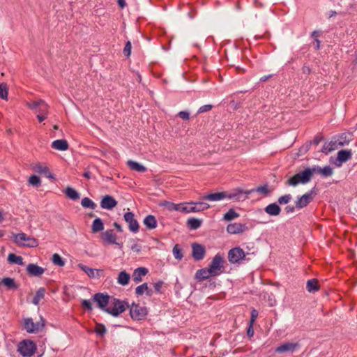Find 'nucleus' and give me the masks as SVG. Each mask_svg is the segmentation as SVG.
Segmentation results:
<instances>
[{"label": "nucleus", "instance_id": "f257e3e1", "mask_svg": "<svg viewBox=\"0 0 357 357\" xmlns=\"http://www.w3.org/2000/svg\"><path fill=\"white\" fill-rule=\"evenodd\" d=\"M128 308H129V304L126 301L112 296L108 305L107 313L116 317L124 312Z\"/></svg>", "mask_w": 357, "mask_h": 357}, {"label": "nucleus", "instance_id": "f03ea898", "mask_svg": "<svg viewBox=\"0 0 357 357\" xmlns=\"http://www.w3.org/2000/svg\"><path fill=\"white\" fill-rule=\"evenodd\" d=\"M312 179L311 172L310 168H306L305 170L296 174L287 181V184L292 186H296L300 183L305 184L310 181Z\"/></svg>", "mask_w": 357, "mask_h": 357}, {"label": "nucleus", "instance_id": "7ed1b4c3", "mask_svg": "<svg viewBox=\"0 0 357 357\" xmlns=\"http://www.w3.org/2000/svg\"><path fill=\"white\" fill-rule=\"evenodd\" d=\"M211 206L205 202H188L182 203V213H197L204 211L208 209Z\"/></svg>", "mask_w": 357, "mask_h": 357}, {"label": "nucleus", "instance_id": "20e7f679", "mask_svg": "<svg viewBox=\"0 0 357 357\" xmlns=\"http://www.w3.org/2000/svg\"><path fill=\"white\" fill-rule=\"evenodd\" d=\"M112 297L107 294L96 293L93 296L92 301L96 303L98 308L107 312Z\"/></svg>", "mask_w": 357, "mask_h": 357}, {"label": "nucleus", "instance_id": "39448f33", "mask_svg": "<svg viewBox=\"0 0 357 357\" xmlns=\"http://www.w3.org/2000/svg\"><path fill=\"white\" fill-rule=\"evenodd\" d=\"M15 241L19 245L24 247L35 248L38 245V242L35 238L29 236L24 233L16 234Z\"/></svg>", "mask_w": 357, "mask_h": 357}, {"label": "nucleus", "instance_id": "423d86ee", "mask_svg": "<svg viewBox=\"0 0 357 357\" xmlns=\"http://www.w3.org/2000/svg\"><path fill=\"white\" fill-rule=\"evenodd\" d=\"M36 349L35 344L31 340H23L18 346L19 352L24 357H31Z\"/></svg>", "mask_w": 357, "mask_h": 357}, {"label": "nucleus", "instance_id": "0eeeda50", "mask_svg": "<svg viewBox=\"0 0 357 357\" xmlns=\"http://www.w3.org/2000/svg\"><path fill=\"white\" fill-rule=\"evenodd\" d=\"M129 308L130 317L135 320L143 319L147 314L146 309L138 304L132 303Z\"/></svg>", "mask_w": 357, "mask_h": 357}, {"label": "nucleus", "instance_id": "6e6552de", "mask_svg": "<svg viewBox=\"0 0 357 357\" xmlns=\"http://www.w3.org/2000/svg\"><path fill=\"white\" fill-rule=\"evenodd\" d=\"M221 273V269H198L195 274V279L201 282L211 277L220 275Z\"/></svg>", "mask_w": 357, "mask_h": 357}, {"label": "nucleus", "instance_id": "1a4fd4ad", "mask_svg": "<svg viewBox=\"0 0 357 357\" xmlns=\"http://www.w3.org/2000/svg\"><path fill=\"white\" fill-rule=\"evenodd\" d=\"M44 321L33 322L31 318L24 319V328L29 333H37L44 327Z\"/></svg>", "mask_w": 357, "mask_h": 357}, {"label": "nucleus", "instance_id": "9d476101", "mask_svg": "<svg viewBox=\"0 0 357 357\" xmlns=\"http://www.w3.org/2000/svg\"><path fill=\"white\" fill-rule=\"evenodd\" d=\"M227 257L231 264H237L244 259L245 252L241 248L236 247L228 252Z\"/></svg>", "mask_w": 357, "mask_h": 357}, {"label": "nucleus", "instance_id": "9b49d317", "mask_svg": "<svg viewBox=\"0 0 357 357\" xmlns=\"http://www.w3.org/2000/svg\"><path fill=\"white\" fill-rule=\"evenodd\" d=\"M225 192V199H232L236 202L245 200L248 198V195L245 192L239 188L233 190L231 192Z\"/></svg>", "mask_w": 357, "mask_h": 357}, {"label": "nucleus", "instance_id": "f8f14e48", "mask_svg": "<svg viewBox=\"0 0 357 357\" xmlns=\"http://www.w3.org/2000/svg\"><path fill=\"white\" fill-rule=\"evenodd\" d=\"M124 220L128 225V228L130 231L137 233L139 231V225L137 220L135 218V215L132 212H126L124 214Z\"/></svg>", "mask_w": 357, "mask_h": 357}, {"label": "nucleus", "instance_id": "ddd939ff", "mask_svg": "<svg viewBox=\"0 0 357 357\" xmlns=\"http://www.w3.org/2000/svg\"><path fill=\"white\" fill-rule=\"evenodd\" d=\"M311 172V176H312L314 174L317 173L320 174L322 177L326 178L331 176L333 174V169L328 165L324 167H321L319 166H314L312 167H309Z\"/></svg>", "mask_w": 357, "mask_h": 357}, {"label": "nucleus", "instance_id": "4468645a", "mask_svg": "<svg viewBox=\"0 0 357 357\" xmlns=\"http://www.w3.org/2000/svg\"><path fill=\"white\" fill-rule=\"evenodd\" d=\"M349 144V141L338 139L337 141H331L328 143H325L322 148V152L325 153H330L338 146H343Z\"/></svg>", "mask_w": 357, "mask_h": 357}, {"label": "nucleus", "instance_id": "2eb2a0df", "mask_svg": "<svg viewBox=\"0 0 357 357\" xmlns=\"http://www.w3.org/2000/svg\"><path fill=\"white\" fill-rule=\"evenodd\" d=\"M313 190L298 198L296 202V208H303L307 206L314 199Z\"/></svg>", "mask_w": 357, "mask_h": 357}, {"label": "nucleus", "instance_id": "dca6fc26", "mask_svg": "<svg viewBox=\"0 0 357 357\" xmlns=\"http://www.w3.org/2000/svg\"><path fill=\"white\" fill-rule=\"evenodd\" d=\"M205 253V248L203 245L198 243L192 244V256L195 260L199 261L202 259Z\"/></svg>", "mask_w": 357, "mask_h": 357}, {"label": "nucleus", "instance_id": "f3484780", "mask_svg": "<svg viewBox=\"0 0 357 357\" xmlns=\"http://www.w3.org/2000/svg\"><path fill=\"white\" fill-rule=\"evenodd\" d=\"M299 347L298 343H294V342H284V344L278 346L275 349V352L282 354L285 352H294L296 349Z\"/></svg>", "mask_w": 357, "mask_h": 357}, {"label": "nucleus", "instance_id": "a211bd4d", "mask_svg": "<svg viewBox=\"0 0 357 357\" xmlns=\"http://www.w3.org/2000/svg\"><path fill=\"white\" fill-rule=\"evenodd\" d=\"M248 229L245 225L241 223H231L227 227V231L231 234H238L244 232Z\"/></svg>", "mask_w": 357, "mask_h": 357}, {"label": "nucleus", "instance_id": "6ab92c4d", "mask_svg": "<svg viewBox=\"0 0 357 357\" xmlns=\"http://www.w3.org/2000/svg\"><path fill=\"white\" fill-rule=\"evenodd\" d=\"M117 205V202L110 195H105L100 202V206L104 209L111 210Z\"/></svg>", "mask_w": 357, "mask_h": 357}, {"label": "nucleus", "instance_id": "aec40b11", "mask_svg": "<svg viewBox=\"0 0 357 357\" xmlns=\"http://www.w3.org/2000/svg\"><path fill=\"white\" fill-rule=\"evenodd\" d=\"M225 199V192H218L215 193H210L202 197L201 199L208 200L211 202H218Z\"/></svg>", "mask_w": 357, "mask_h": 357}, {"label": "nucleus", "instance_id": "412c9836", "mask_svg": "<svg viewBox=\"0 0 357 357\" xmlns=\"http://www.w3.org/2000/svg\"><path fill=\"white\" fill-rule=\"evenodd\" d=\"M1 284H3L7 290L15 291L19 288V284L11 278H3L0 282Z\"/></svg>", "mask_w": 357, "mask_h": 357}, {"label": "nucleus", "instance_id": "4be33fe9", "mask_svg": "<svg viewBox=\"0 0 357 357\" xmlns=\"http://www.w3.org/2000/svg\"><path fill=\"white\" fill-rule=\"evenodd\" d=\"M33 169L34 172L44 174L48 178H54L53 175L50 172L49 168L41 163H37L33 167Z\"/></svg>", "mask_w": 357, "mask_h": 357}, {"label": "nucleus", "instance_id": "5701e85b", "mask_svg": "<svg viewBox=\"0 0 357 357\" xmlns=\"http://www.w3.org/2000/svg\"><path fill=\"white\" fill-rule=\"evenodd\" d=\"M264 211L271 216H277L280 215L281 208L276 203H272L266 206L264 208Z\"/></svg>", "mask_w": 357, "mask_h": 357}, {"label": "nucleus", "instance_id": "b1692460", "mask_svg": "<svg viewBox=\"0 0 357 357\" xmlns=\"http://www.w3.org/2000/svg\"><path fill=\"white\" fill-rule=\"evenodd\" d=\"M160 206H164L169 211H180L182 213V203L174 204L168 201H163L160 204Z\"/></svg>", "mask_w": 357, "mask_h": 357}, {"label": "nucleus", "instance_id": "393cba45", "mask_svg": "<svg viewBox=\"0 0 357 357\" xmlns=\"http://www.w3.org/2000/svg\"><path fill=\"white\" fill-rule=\"evenodd\" d=\"M52 147L59 151H66L68 149V143L66 139H56L52 143Z\"/></svg>", "mask_w": 357, "mask_h": 357}, {"label": "nucleus", "instance_id": "a878e982", "mask_svg": "<svg viewBox=\"0 0 357 357\" xmlns=\"http://www.w3.org/2000/svg\"><path fill=\"white\" fill-rule=\"evenodd\" d=\"M351 150H341L338 151L337 155V160L340 162V165L349 160L351 158Z\"/></svg>", "mask_w": 357, "mask_h": 357}, {"label": "nucleus", "instance_id": "bb28decb", "mask_svg": "<svg viewBox=\"0 0 357 357\" xmlns=\"http://www.w3.org/2000/svg\"><path fill=\"white\" fill-rule=\"evenodd\" d=\"M144 225L149 229H153L157 227V221L155 216L152 215H147L143 221Z\"/></svg>", "mask_w": 357, "mask_h": 357}, {"label": "nucleus", "instance_id": "cd10ccee", "mask_svg": "<svg viewBox=\"0 0 357 357\" xmlns=\"http://www.w3.org/2000/svg\"><path fill=\"white\" fill-rule=\"evenodd\" d=\"M102 239L107 243H116V236L112 229L107 230L102 234Z\"/></svg>", "mask_w": 357, "mask_h": 357}, {"label": "nucleus", "instance_id": "c85d7f7f", "mask_svg": "<svg viewBox=\"0 0 357 357\" xmlns=\"http://www.w3.org/2000/svg\"><path fill=\"white\" fill-rule=\"evenodd\" d=\"M135 293L138 296H141L144 293H146L147 296H151L153 294V291L148 287L147 283H143L142 284L137 287L135 289Z\"/></svg>", "mask_w": 357, "mask_h": 357}, {"label": "nucleus", "instance_id": "c756f323", "mask_svg": "<svg viewBox=\"0 0 357 357\" xmlns=\"http://www.w3.org/2000/svg\"><path fill=\"white\" fill-rule=\"evenodd\" d=\"M8 261L11 265L23 266V258L21 256H17L13 253H10L8 256Z\"/></svg>", "mask_w": 357, "mask_h": 357}, {"label": "nucleus", "instance_id": "7c9ffc66", "mask_svg": "<svg viewBox=\"0 0 357 357\" xmlns=\"http://www.w3.org/2000/svg\"><path fill=\"white\" fill-rule=\"evenodd\" d=\"M127 165L130 169L138 172H144L146 171V167L133 160H128Z\"/></svg>", "mask_w": 357, "mask_h": 357}, {"label": "nucleus", "instance_id": "2f4dec72", "mask_svg": "<svg viewBox=\"0 0 357 357\" xmlns=\"http://www.w3.org/2000/svg\"><path fill=\"white\" fill-rule=\"evenodd\" d=\"M306 289L307 291L312 293L319 291V286L317 279H311L307 281Z\"/></svg>", "mask_w": 357, "mask_h": 357}, {"label": "nucleus", "instance_id": "473e14b6", "mask_svg": "<svg viewBox=\"0 0 357 357\" xmlns=\"http://www.w3.org/2000/svg\"><path fill=\"white\" fill-rule=\"evenodd\" d=\"M253 192H257L262 194L264 196H268L271 193V190H268L267 185L259 186L255 189L247 190L245 193L249 195Z\"/></svg>", "mask_w": 357, "mask_h": 357}, {"label": "nucleus", "instance_id": "72a5a7b5", "mask_svg": "<svg viewBox=\"0 0 357 357\" xmlns=\"http://www.w3.org/2000/svg\"><path fill=\"white\" fill-rule=\"evenodd\" d=\"M148 273V269H135L132 275V279L138 283L142 281V278Z\"/></svg>", "mask_w": 357, "mask_h": 357}, {"label": "nucleus", "instance_id": "f704fd0d", "mask_svg": "<svg viewBox=\"0 0 357 357\" xmlns=\"http://www.w3.org/2000/svg\"><path fill=\"white\" fill-rule=\"evenodd\" d=\"M45 294V289L40 287L36 293L35 296L33 298L32 303L38 305L40 301L44 298Z\"/></svg>", "mask_w": 357, "mask_h": 357}, {"label": "nucleus", "instance_id": "c9c22d12", "mask_svg": "<svg viewBox=\"0 0 357 357\" xmlns=\"http://www.w3.org/2000/svg\"><path fill=\"white\" fill-rule=\"evenodd\" d=\"M104 229V225L100 218H97L93 222L91 230L93 233H97Z\"/></svg>", "mask_w": 357, "mask_h": 357}, {"label": "nucleus", "instance_id": "e433bc0d", "mask_svg": "<svg viewBox=\"0 0 357 357\" xmlns=\"http://www.w3.org/2000/svg\"><path fill=\"white\" fill-rule=\"evenodd\" d=\"M224 262L223 257L220 255H216L209 265L208 268H221Z\"/></svg>", "mask_w": 357, "mask_h": 357}, {"label": "nucleus", "instance_id": "4c0bfd02", "mask_svg": "<svg viewBox=\"0 0 357 357\" xmlns=\"http://www.w3.org/2000/svg\"><path fill=\"white\" fill-rule=\"evenodd\" d=\"M86 274L91 278H100L102 276L103 269H83Z\"/></svg>", "mask_w": 357, "mask_h": 357}, {"label": "nucleus", "instance_id": "58836bf2", "mask_svg": "<svg viewBox=\"0 0 357 357\" xmlns=\"http://www.w3.org/2000/svg\"><path fill=\"white\" fill-rule=\"evenodd\" d=\"M66 195L72 200H77L79 198V193L73 188L68 187L65 190Z\"/></svg>", "mask_w": 357, "mask_h": 357}, {"label": "nucleus", "instance_id": "ea45409f", "mask_svg": "<svg viewBox=\"0 0 357 357\" xmlns=\"http://www.w3.org/2000/svg\"><path fill=\"white\" fill-rule=\"evenodd\" d=\"M187 225L191 229H197L201 227L202 221L197 218H192L188 220Z\"/></svg>", "mask_w": 357, "mask_h": 357}, {"label": "nucleus", "instance_id": "a19ab883", "mask_svg": "<svg viewBox=\"0 0 357 357\" xmlns=\"http://www.w3.org/2000/svg\"><path fill=\"white\" fill-rule=\"evenodd\" d=\"M239 217V214L235 211L234 209L230 208L223 216V220L225 221H231Z\"/></svg>", "mask_w": 357, "mask_h": 357}, {"label": "nucleus", "instance_id": "79ce46f5", "mask_svg": "<svg viewBox=\"0 0 357 357\" xmlns=\"http://www.w3.org/2000/svg\"><path fill=\"white\" fill-rule=\"evenodd\" d=\"M130 280V275L126 273L125 271H122L119 273L118 277V282L119 284L122 285H126L128 283Z\"/></svg>", "mask_w": 357, "mask_h": 357}, {"label": "nucleus", "instance_id": "37998d69", "mask_svg": "<svg viewBox=\"0 0 357 357\" xmlns=\"http://www.w3.org/2000/svg\"><path fill=\"white\" fill-rule=\"evenodd\" d=\"M52 260L55 266L62 267L65 265V262L62 257L57 253H55L52 255Z\"/></svg>", "mask_w": 357, "mask_h": 357}, {"label": "nucleus", "instance_id": "c03bdc74", "mask_svg": "<svg viewBox=\"0 0 357 357\" xmlns=\"http://www.w3.org/2000/svg\"><path fill=\"white\" fill-rule=\"evenodd\" d=\"M81 204L84 208H90L91 209H94L96 206V204L88 197L83 198Z\"/></svg>", "mask_w": 357, "mask_h": 357}, {"label": "nucleus", "instance_id": "a18cd8bd", "mask_svg": "<svg viewBox=\"0 0 357 357\" xmlns=\"http://www.w3.org/2000/svg\"><path fill=\"white\" fill-rule=\"evenodd\" d=\"M173 255L176 259H181L183 258L182 250L178 244H176L172 250Z\"/></svg>", "mask_w": 357, "mask_h": 357}, {"label": "nucleus", "instance_id": "49530a36", "mask_svg": "<svg viewBox=\"0 0 357 357\" xmlns=\"http://www.w3.org/2000/svg\"><path fill=\"white\" fill-rule=\"evenodd\" d=\"M29 183L33 186L38 187L41 184V181L38 176L32 175L29 178Z\"/></svg>", "mask_w": 357, "mask_h": 357}, {"label": "nucleus", "instance_id": "de8ad7c7", "mask_svg": "<svg viewBox=\"0 0 357 357\" xmlns=\"http://www.w3.org/2000/svg\"><path fill=\"white\" fill-rule=\"evenodd\" d=\"M292 199V196L290 194L284 195L281 196L278 199V203L280 205L288 204Z\"/></svg>", "mask_w": 357, "mask_h": 357}, {"label": "nucleus", "instance_id": "09e8293b", "mask_svg": "<svg viewBox=\"0 0 357 357\" xmlns=\"http://www.w3.org/2000/svg\"><path fill=\"white\" fill-rule=\"evenodd\" d=\"M8 97V89L6 84H0V98L6 100Z\"/></svg>", "mask_w": 357, "mask_h": 357}, {"label": "nucleus", "instance_id": "8fccbe9b", "mask_svg": "<svg viewBox=\"0 0 357 357\" xmlns=\"http://www.w3.org/2000/svg\"><path fill=\"white\" fill-rule=\"evenodd\" d=\"M38 114H46L48 113V105L43 100V104H40L36 111Z\"/></svg>", "mask_w": 357, "mask_h": 357}, {"label": "nucleus", "instance_id": "3c124183", "mask_svg": "<svg viewBox=\"0 0 357 357\" xmlns=\"http://www.w3.org/2000/svg\"><path fill=\"white\" fill-rule=\"evenodd\" d=\"M131 49H132V45H131V43L130 41H128L126 45H125V47L123 48V54L126 56V57H129L130 54H131Z\"/></svg>", "mask_w": 357, "mask_h": 357}, {"label": "nucleus", "instance_id": "603ef678", "mask_svg": "<svg viewBox=\"0 0 357 357\" xmlns=\"http://www.w3.org/2000/svg\"><path fill=\"white\" fill-rule=\"evenodd\" d=\"M97 335L102 336L106 333V328L102 324H97L95 328Z\"/></svg>", "mask_w": 357, "mask_h": 357}, {"label": "nucleus", "instance_id": "864d4df0", "mask_svg": "<svg viewBox=\"0 0 357 357\" xmlns=\"http://www.w3.org/2000/svg\"><path fill=\"white\" fill-rule=\"evenodd\" d=\"M29 275L31 276H40L43 273L45 269H27Z\"/></svg>", "mask_w": 357, "mask_h": 357}, {"label": "nucleus", "instance_id": "5fc2aeb1", "mask_svg": "<svg viewBox=\"0 0 357 357\" xmlns=\"http://www.w3.org/2000/svg\"><path fill=\"white\" fill-rule=\"evenodd\" d=\"M40 104H43V100H39L38 101H34L33 102H30L28 104L29 107L32 109L35 110L36 112L38 110V107Z\"/></svg>", "mask_w": 357, "mask_h": 357}, {"label": "nucleus", "instance_id": "6e6d98bb", "mask_svg": "<svg viewBox=\"0 0 357 357\" xmlns=\"http://www.w3.org/2000/svg\"><path fill=\"white\" fill-rule=\"evenodd\" d=\"M82 306L85 310L89 311L92 310V303L89 300H83L82 302Z\"/></svg>", "mask_w": 357, "mask_h": 357}, {"label": "nucleus", "instance_id": "4d7b16f0", "mask_svg": "<svg viewBox=\"0 0 357 357\" xmlns=\"http://www.w3.org/2000/svg\"><path fill=\"white\" fill-rule=\"evenodd\" d=\"M211 109H212V105H205L202 106L199 109L198 112L199 113L206 112L210 111Z\"/></svg>", "mask_w": 357, "mask_h": 357}, {"label": "nucleus", "instance_id": "13d9d810", "mask_svg": "<svg viewBox=\"0 0 357 357\" xmlns=\"http://www.w3.org/2000/svg\"><path fill=\"white\" fill-rule=\"evenodd\" d=\"M178 116L183 120L189 119V113L185 111L179 112Z\"/></svg>", "mask_w": 357, "mask_h": 357}, {"label": "nucleus", "instance_id": "bf43d9fd", "mask_svg": "<svg viewBox=\"0 0 357 357\" xmlns=\"http://www.w3.org/2000/svg\"><path fill=\"white\" fill-rule=\"evenodd\" d=\"M258 316V312L255 309H253L251 312V318H250V324H252V323L255 321Z\"/></svg>", "mask_w": 357, "mask_h": 357}, {"label": "nucleus", "instance_id": "052dcab7", "mask_svg": "<svg viewBox=\"0 0 357 357\" xmlns=\"http://www.w3.org/2000/svg\"><path fill=\"white\" fill-rule=\"evenodd\" d=\"M323 139V137L321 135H318L315 136L313 141L311 142V144H313L314 145H318Z\"/></svg>", "mask_w": 357, "mask_h": 357}, {"label": "nucleus", "instance_id": "680f3d73", "mask_svg": "<svg viewBox=\"0 0 357 357\" xmlns=\"http://www.w3.org/2000/svg\"><path fill=\"white\" fill-rule=\"evenodd\" d=\"M162 284H163V282H162V281H159V282L155 283L154 288H155V291L160 293Z\"/></svg>", "mask_w": 357, "mask_h": 357}, {"label": "nucleus", "instance_id": "e2e57ef3", "mask_svg": "<svg viewBox=\"0 0 357 357\" xmlns=\"http://www.w3.org/2000/svg\"><path fill=\"white\" fill-rule=\"evenodd\" d=\"M37 119H38V121L40 122H42L47 119V114H38L37 115Z\"/></svg>", "mask_w": 357, "mask_h": 357}, {"label": "nucleus", "instance_id": "0e129e2a", "mask_svg": "<svg viewBox=\"0 0 357 357\" xmlns=\"http://www.w3.org/2000/svg\"><path fill=\"white\" fill-rule=\"evenodd\" d=\"M247 335L249 337H252L254 335V330H253V328H252V326L251 324H250L249 328H248Z\"/></svg>", "mask_w": 357, "mask_h": 357}, {"label": "nucleus", "instance_id": "69168bd1", "mask_svg": "<svg viewBox=\"0 0 357 357\" xmlns=\"http://www.w3.org/2000/svg\"><path fill=\"white\" fill-rule=\"evenodd\" d=\"M295 207H296V206H287V207H285L284 210L287 213H293L295 210Z\"/></svg>", "mask_w": 357, "mask_h": 357}, {"label": "nucleus", "instance_id": "338daca9", "mask_svg": "<svg viewBox=\"0 0 357 357\" xmlns=\"http://www.w3.org/2000/svg\"><path fill=\"white\" fill-rule=\"evenodd\" d=\"M302 72L304 74H307V75H309L311 72V69L310 68L309 66H304L303 68H302Z\"/></svg>", "mask_w": 357, "mask_h": 357}, {"label": "nucleus", "instance_id": "774afa93", "mask_svg": "<svg viewBox=\"0 0 357 357\" xmlns=\"http://www.w3.org/2000/svg\"><path fill=\"white\" fill-rule=\"evenodd\" d=\"M131 249L132 251L138 252L140 250V247L137 244H135L132 245Z\"/></svg>", "mask_w": 357, "mask_h": 357}]
</instances>
